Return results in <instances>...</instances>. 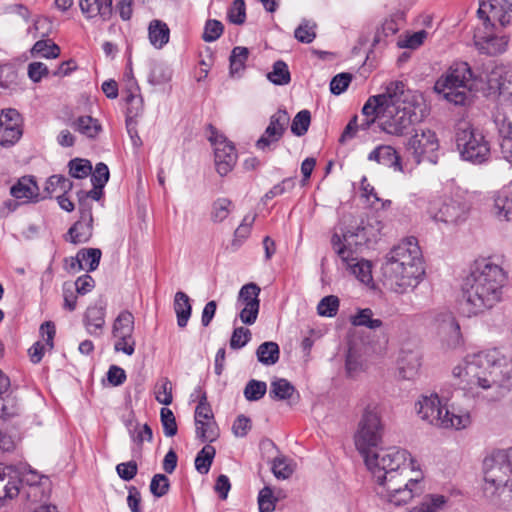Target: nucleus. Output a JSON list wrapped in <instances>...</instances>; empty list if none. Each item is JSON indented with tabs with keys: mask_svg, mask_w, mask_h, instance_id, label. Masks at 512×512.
Masks as SVG:
<instances>
[{
	"mask_svg": "<svg viewBox=\"0 0 512 512\" xmlns=\"http://www.w3.org/2000/svg\"><path fill=\"white\" fill-rule=\"evenodd\" d=\"M452 375L467 395L500 401L512 390V351L494 348L467 355Z\"/></svg>",
	"mask_w": 512,
	"mask_h": 512,
	"instance_id": "nucleus-1",
	"label": "nucleus"
},
{
	"mask_svg": "<svg viewBox=\"0 0 512 512\" xmlns=\"http://www.w3.org/2000/svg\"><path fill=\"white\" fill-rule=\"evenodd\" d=\"M421 103L405 89L401 81H392L384 92L368 98L362 108V130H367L376 121L382 119L381 130L387 134L401 137L410 128L423 120L425 114Z\"/></svg>",
	"mask_w": 512,
	"mask_h": 512,
	"instance_id": "nucleus-2",
	"label": "nucleus"
},
{
	"mask_svg": "<svg viewBox=\"0 0 512 512\" xmlns=\"http://www.w3.org/2000/svg\"><path fill=\"white\" fill-rule=\"evenodd\" d=\"M507 276L503 268L489 259L475 262L462 288L464 309L468 316L493 308L502 299Z\"/></svg>",
	"mask_w": 512,
	"mask_h": 512,
	"instance_id": "nucleus-3",
	"label": "nucleus"
},
{
	"mask_svg": "<svg viewBox=\"0 0 512 512\" xmlns=\"http://www.w3.org/2000/svg\"><path fill=\"white\" fill-rule=\"evenodd\" d=\"M385 284L395 293L414 290L423 280L425 268L422 251L415 237H408L394 246L383 266Z\"/></svg>",
	"mask_w": 512,
	"mask_h": 512,
	"instance_id": "nucleus-4",
	"label": "nucleus"
},
{
	"mask_svg": "<svg viewBox=\"0 0 512 512\" xmlns=\"http://www.w3.org/2000/svg\"><path fill=\"white\" fill-rule=\"evenodd\" d=\"M482 493L492 505L512 510V447L487 455L482 464Z\"/></svg>",
	"mask_w": 512,
	"mask_h": 512,
	"instance_id": "nucleus-5",
	"label": "nucleus"
},
{
	"mask_svg": "<svg viewBox=\"0 0 512 512\" xmlns=\"http://www.w3.org/2000/svg\"><path fill=\"white\" fill-rule=\"evenodd\" d=\"M413 466L376 482V494L385 504L402 506L423 493L420 479L411 476Z\"/></svg>",
	"mask_w": 512,
	"mask_h": 512,
	"instance_id": "nucleus-6",
	"label": "nucleus"
},
{
	"mask_svg": "<svg viewBox=\"0 0 512 512\" xmlns=\"http://www.w3.org/2000/svg\"><path fill=\"white\" fill-rule=\"evenodd\" d=\"M362 412L354 435L357 450L363 456L376 449L382 441L384 424L381 419L379 404L370 399L361 402Z\"/></svg>",
	"mask_w": 512,
	"mask_h": 512,
	"instance_id": "nucleus-7",
	"label": "nucleus"
},
{
	"mask_svg": "<svg viewBox=\"0 0 512 512\" xmlns=\"http://www.w3.org/2000/svg\"><path fill=\"white\" fill-rule=\"evenodd\" d=\"M416 409L422 420L440 428L464 429L471 421L469 413H455L446 408L436 393L422 395L416 404Z\"/></svg>",
	"mask_w": 512,
	"mask_h": 512,
	"instance_id": "nucleus-8",
	"label": "nucleus"
},
{
	"mask_svg": "<svg viewBox=\"0 0 512 512\" xmlns=\"http://www.w3.org/2000/svg\"><path fill=\"white\" fill-rule=\"evenodd\" d=\"M472 72L466 62L452 65L435 83L434 90L454 105H464L474 87Z\"/></svg>",
	"mask_w": 512,
	"mask_h": 512,
	"instance_id": "nucleus-9",
	"label": "nucleus"
},
{
	"mask_svg": "<svg viewBox=\"0 0 512 512\" xmlns=\"http://www.w3.org/2000/svg\"><path fill=\"white\" fill-rule=\"evenodd\" d=\"M362 457L375 482L386 479L392 473H399L413 466L409 452L399 447L380 449L377 447Z\"/></svg>",
	"mask_w": 512,
	"mask_h": 512,
	"instance_id": "nucleus-10",
	"label": "nucleus"
},
{
	"mask_svg": "<svg viewBox=\"0 0 512 512\" xmlns=\"http://www.w3.org/2000/svg\"><path fill=\"white\" fill-rule=\"evenodd\" d=\"M456 144L463 160L482 164L490 157V145L484 135L466 121L458 123Z\"/></svg>",
	"mask_w": 512,
	"mask_h": 512,
	"instance_id": "nucleus-11",
	"label": "nucleus"
},
{
	"mask_svg": "<svg viewBox=\"0 0 512 512\" xmlns=\"http://www.w3.org/2000/svg\"><path fill=\"white\" fill-rule=\"evenodd\" d=\"M427 213L436 222L457 224L464 221L468 214L467 205L448 196H437L428 202Z\"/></svg>",
	"mask_w": 512,
	"mask_h": 512,
	"instance_id": "nucleus-12",
	"label": "nucleus"
},
{
	"mask_svg": "<svg viewBox=\"0 0 512 512\" xmlns=\"http://www.w3.org/2000/svg\"><path fill=\"white\" fill-rule=\"evenodd\" d=\"M406 149L417 164L428 161L436 164L439 141L436 133L431 129H416L408 139Z\"/></svg>",
	"mask_w": 512,
	"mask_h": 512,
	"instance_id": "nucleus-13",
	"label": "nucleus"
},
{
	"mask_svg": "<svg viewBox=\"0 0 512 512\" xmlns=\"http://www.w3.org/2000/svg\"><path fill=\"white\" fill-rule=\"evenodd\" d=\"M368 237L364 227L355 231H347L342 236L334 233L331 244L342 261L355 260L359 249L367 242Z\"/></svg>",
	"mask_w": 512,
	"mask_h": 512,
	"instance_id": "nucleus-14",
	"label": "nucleus"
},
{
	"mask_svg": "<svg viewBox=\"0 0 512 512\" xmlns=\"http://www.w3.org/2000/svg\"><path fill=\"white\" fill-rule=\"evenodd\" d=\"M209 141L214 146L215 167L220 176H225L234 168L237 161V153L231 142H228L223 134H220L213 126Z\"/></svg>",
	"mask_w": 512,
	"mask_h": 512,
	"instance_id": "nucleus-15",
	"label": "nucleus"
},
{
	"mask_svg": "<svg viewBox=\"0 0 512 512\" xmlns=\"http://www.w3.org/2000/svg\"><path fill=\"white\" fill-rule=\"evenodd\" d=\"M510 3L506 0H479L477 16L482 21L485 30L494 28V21H499L502 26L509 23L507 18Z\"/></svg>",
	"mask_w": 512,
	"mask_h": 512,
	"instance_id": "nucleus-16",
	"label": "nucleus"
},
{
	"mask_svg": "<svg viewBox=\"0 0 512 512\" xmlns=\"http://www.w3.org/2000/svg\"><path fill=\"white\" fill-rule=\"evenodd\" d=\"M80 219L68 230L70 242L74 244L85 243L90 240L93 234L92 206L81 194L79 195Z\"/></svg>",
	"mask_w": 512,
	"mask_h": 512,
	"instance_id": "nucleus-17",
	"label": "nucleus"
},
{
	"mask_svg": "<svg viewBox=\"0 0 512 512\" xmlns=\"http://www.w3.org/2000/svg\"><path fill=\"white\" fill-rule=\"evenodd\" d=\"M480 81L485 82L486 88L481 86V89L486 90L488 95L512 97V74L504 66H495L484 78L480 76Z\"/></svg>",
	"mask_w": 512,
	"mask_h": 512,
	"instance_id": "nucleus-18",
	"label": "nucleus"
},
{
	"mask_svg": "<svg viewBox=\"0 0 512 512\" xmlns=\"http://www.w3.org/2000/svg\"><path fill=\"white\" fill-rule=\"evenodd\" d=\"M290 117L286 110H278L270 117L269 125L262 136L256 141L257 149L267 150L272 144L278 142L289 124Z\"/></svg>",
	"mask_w": 512,
	"mask_h": 512,
	"instance_id": "nucleus-19",
	"label": "nucleus"
},
{
	"mask_svg": "<svg viewBox=\"0 0 512 512\" xmlns=\"http://www.w3.org/2000/svg\"><path fill=\"white\" fill-rule=\"evenodd\" d=\"M21 116L17 110L9 108L0 114V145L11 146L22 135L20 127Z\"/></svg>",
	"mask_w": 512,
	"mask_h": 512,
	"instance_id": "nucleus-20",
	"label": "nucleus"
},
{
	"mask_svg": "<svg viewBox=\"0 0 512 512\" xmlns=\"http://www.w3.org/2000/svg\"><path fill=\"white\" fill-rule=\"evenodd\" d=\"M474 44L483 54L497 55L506 51L508 38L496 36L493 28L485 30L484 27H477L474 33Z\"/></svg>",
	"mask_w": 512,
	"mask_h": 512,
	"instance_id": "nucleus-21",
	"label": "nucleus"
},
{
	"mask_svg": "<svg viewBox=\"0 0 512 512\" xmlns=\"http://www.w3.org/2000/svg\"><path fill=\"white\" fill-rule=\"evenodd\" d=\"M399 376L405 380H412L421 367V354L418 350L402 348L397 358Z\"/></svg>",
	"mask_w": 512,
	"mask_h": 512,
	"instance_id": "nucleus-22",
	"label": "nucleus"
},
{
	"mask_svg": "<svg viewBox=\"0 0 512 512\" xmlns=\"http://www.w3.org/2000/svg\"><path fill=\"white\" fill-rule=\"evenodd\" d=\"M20 494L18 475L12 466L0 464V506Z\"/></svg>",
	"mask_w": 512,
	"mask_h": 512,
	"instance_id": "nucleus-23",
	"label": "nucleus"
},
{
	"mask_svg": "<svg viewBox=\"0 0 512 512\" xmlns=\"http://www.w3.org/2000/svg\"><path fill=\"white\" fill-rule=\"evenodd\" d=\"M38 186L36 181L31 176H24L18 179L17 183H15L11 189L10 194L19 200H23V202H37L44 197H40L38 192Z\"/></svg>",
	"mask_w": 512,
	"mask_h": 512,
	"instance_id": "nucleus-24",
	"label": "nucleus"
},
{
	"mask_svg": "<svg viewBox=\"0 0 512 512\" xmlns=\"http://www.w3.org/2000/svg\"><path fill=\"white\" fill-rule=\"evenodd\" d=\"M368 160L376 161L383 166L393 168L395 171H403L401 157L390 145L377 146L369 153Z\"/></svg>",
	"mask_w": 512,
	"mask_h": 512,
	"instance_id": "nucleus-25",
	"label": "nucleus"
},
{
	"mask_svg": "<svg viewBox=\"0 0 512 512\" xmlns=\"http://www.w3.org/2000/svg\"><path fill=\"white\" fill-rule=\"evenodd\" d=\"M495 124L499 136L500 153L512 165V122L505 117H496Z\"/></svg>",
	"mask_w": 512,
	"mask_h": 512,
	"instance_id": "nucleus-26",
	"label": "nucleus"
},
{
	"mask_svg": "<svg viewBox=\"0 0 512 512\" xmlns=\"http://www.w3.org/2000/svg\"><path fill=\"white\" fill-rule=\"evenodd\" d=\"M81 12L89 19L99 16L108 21L113 14L112 0H80Z\"/></svg>",
	"mask_w": 512,
	"mask_h": 512,
	"instance_id": "nucleus-27",
	"label": "nucleus"
},
{
	"mask_svg": "<svg viewBox=\"0 0 512 512\" xmlns=\"http://www.w3.org/2000/svg\"><path fill=\"white\" fill-rule=\"evenodd\" d=\"M40 331L45 343L38 341L34 343L28 351L30 360L35 364L42 360L46 346L50 350L53 348V340L56 334L55 325L52 322L43 323L40 327Z\"/></svg>",
	"mask_w": 512,
	"mask_h": 512,
	"instance_id": "nucleus-28",
	"label": "nucleus"
},
{
	"mask_svg": "<svg viewBox=\"0 0 512 512\" xmlns=\"http://www.w3.org/2000/svg\"><path fill=\"white\" fill-rule=\"evenodd\" d=\"M83 322L90 335L100 336L105 325V308L96 305L88 307Z\"/></svg>",
	"mask_w": 512,
	"mask_h": 512,
	"instance_id": "nucleus-29",
	"label": "nucleus"
},
{
	"mask_svg": "<svg viewBox=\"0 0 512 512\" xmlns=\"http://www.w3.org/2000/svg\"><path fill=\"white\" fill-rule=\"evenodd\" d=\"M491 212L499 221H512V193L497 192L494 195Z\"/></svg>",
	"mask_w": 512,
	"mask_h": 512,
	"instance_id": "nucleus-30",
	"label": "nucleus"
},
{
	"mask_svg": "<svg viewBox=\"0 0 512 512\" xmlns=\"http://www.w3.org/2000/svg\"><path fill=\"white\" fill-rule=\"evenodd\" d=\"M352 275H354L361 283L369 285L373 281L371 263L367 260L360 259L358 256L355 260L342 261Z\"/></svg>",
	"mask_w": 512,
	"mask_h": 512,
	"instance_id": "nucleus-31",
	"label": "nucleus"
},
{
	"mask_svg": "<svg viewBox=\"0 0 512 512\" xmlns=\"http://www.w3.org/2000/svg\"><path fill=\"white\" fill-rule=\"evenodd\" d=\"M70 126L82 135L94 139L101 131V125L97 119L91 116H79L70 123Z\"/></svg>",
	"mask_w": 512,
	"mask_h": 512,
	"instance_id": "nucleus-32",
	"label": "nucleus"
},
{
	"mask_svg": "<svg viewBox=\"0 0 512 512\" xmlns=\"http://www.w3.org/2000/svg\"><path fill=\"white\" fill-rule=\"evenodd\" d=\"M50 493V481L44 479L42 484L20 487V494L32 504L46 500Z\"/></svg>",
	"mask_w": 512,
	"mask_h": 512,
	"instance_id": "nucleus-33",
	"label": "nucleus"
},
{
	"mask_svg": "<svg viewBox=\"0 0 512 512\" xmlns=\"http://www.w3.org/2000/svg\"><path fill=\"white\" fill-rule=\"evenodd\" d=\"M174 311L177 316L178 326L180 328L186 327L192 312L190 299L186 293L179 291L175 294Z\"/></svg>",
	"mask_w": 512,
	"mask_h": 512,
	"instance_id": "nucleus-34",
	"label": "nucleus"
},
{
	"mask_svg": "<svg viewBox=\"0 0 512 512\" xmlns=\"http://www.w3.org/2000/svg\"><path fill=\"white\" fill-rule=\"evenodd\" d=\"M295 387L284 378H276L270 383L269 396L273 400H290L296 394Z\"/></svg>",
	"mask_w": 512,
	"mask_h": 512,
	"instance_id": "nucleus-35",
	"label": "nucleus"
},
{
	"mask_svg": "<svg viewBox=\"0 0 512 512\" xmlns=\"http://www.w3.org/2000/svg\"><path fill=\"white\" fill-rule=\"evenodd\" d=\"M150 43L160 49L169 41L170 30L166 23L153 20L148 28Z\"/></svg>",
	"mask_w": 512,
	"mask_h": 512,
	"instance_id": "nucleus-36",
	"label": "nucleus"
},
{
	"mask_svg": "<svg viewBox=\"0 0 512 512\" xmlns=\"http://www.w3.org/2000/svg\"><path fill=\"white\" fill-rule=\"evenodd\" d=\"M256 356L261 364L265 366L274 365L280 357L279 345L273 341L264 342L258 346Z\"/></svg>",
	"mask_w": 512,
	"mask_h": 512,
	"instance_id": "nucleus-37",
	"label": "nucleus"
},
{
	"mask_svg": "<svg viewBox=\"0 0 512 512\" xmlns=\"http://www.w3.org/2000/svg\"><path fill=\"white\" fill-rule=\"evenodd\" d=\"M447 504V498L439 494L426 495L423 500L409 512H442Z\"/></svg>",
	"mask_w": 512,
	"mask_h": 512,
	"instance_id": "nucleus-38",
	"label": "nucleus"
},
{
	"mask_svg": "<svg viewBox=\"0 0 512 512\" xmlns=\"http://www.w3.org/2000/svg\"><path fill=\"white\" fill-rule=\"evenodd\" d=\"M72 187V181H70L65 176L59 174L52 175L47 179L45 183L44 192L46 195L44 198L47 196L52 197V195L56 193L67 194L72 189Z\"/></svg>",
	"mask_w": 512,
	"mask_h": 512,
	"instance_id": "nucleus-39",
	"label": "nucleus"
},
{
	"mask_svg": "<svg viewBox=\"0 0 512 512\" xmlns=\"http://www.w3.org/2000/svg\"><path fill=\"white\" fill-rule=\"evenodd\" d=\"M134 330V316L131 312L125 310L122 311L114 321L113 324V335H122L123 337H129L132 335Z\"/></svg>",
	"mask_w": 512,
	"mask_h": 512,
	"instance_id": "nucleus-40",
	"label": "nucleus"
},
{
	"mask_svg": "<svg viewBox=\"0 0 512 512\" xmlns=\"http://www.w3.org/2000/svg\"><path fill=\"white\" fill-rule=\"evenodd\" d=\"M267 79L274 85L278 86L289 84L291 81V74L288 65L282 60L274 62L272 71L267 74Z\"/></svg>",
	"mask_w": 512,
	"mask_h": 512,
	"instance_id": "nucleus-41",
	"label": "nucleus"
},
{
	"mask_svg": "<svg viewBox=\"0 0 512 512\" xmlns=\"http://www.w3.org/2000/svg\"><path fill=\"white\" fill-rule=\"evenodd\" d=\"M260 291V287L255 283L245 284L238 293L237 302L242 306H260Z\"/></svg>",
	"mask_w": 512,
	"mask_h": 512,
	"instance_id": "nucleus-42",
	"label": "nucleus"
},
{
	"mask_svg": "<svg viewBox=\"0 0 512 512\" xmlns=\"http://www.w3.org/2000/svg\"><path fill=\"white\" fill-rule=\"evenodd\" d=\"M216 450L213 446L205 445L196 455L195 469L200 474H207L211 468Z\"/></svg>",
	"mask_w": 512,
	"mask_h": 512,
	"instance_id": "nucleus-43",
	"label": "nucleus"
},
{
	"mask_svg": "<svg viewBox=\"0 0 512 512\" xmlns=\"http://www.w3.org/2000/svg\"><path fill=\"white\" fill-rule=\"evenodd\" d=\"M351 323L354 326H364L372 330L383 325L380 319L373 318V311L370 308L360 309L357 314L351 317Z\"/></svg>",
	"mask_w": 512,
	"mask_h": 512,
	"instance_id": "nucleus-44",
	"label": "nucleus"
},
{
	"mask_svg": "<svg viewBox=\"0 0 512 512\" xmlns=\"http://www.w3.org/2000/svg\"><path fill=\"white\" fill-rule=\"evenodd\" d=\"M233 208V203L230 199L222 197L216 199L212 204L211 209V220L214 223H220L224 221Z\"/></svg>",
	"mask_w": 512,
	"mask_h": 512,
	"instance_id": "nucleus-45",
	"label": "nucleus"
},
{
	"mask_svg": "<svg viewBox=\"0 0 512 512\" xmlns=\"http://www.w3.org/2000/svg\"><path fill=\"white\" fill-rule=\"evenodd\" d=\"M196 436L202 442L212 443L218 438V429L215 420L195 422Z\"/></svg>",
	"mask_w": 512,
	"mask_h": 512,
	"instance_id": "nucleus-46",
	"label": "nucleus"
},
{
	"mask_svg": "<svg viewBox=\"0 0 512 512\" xmlns=\"http://www.w3.org/2000/svg\"><path fill=\"white\" fill-rule=\"evenodd\" d=\"M249 56V50L246 47L237 46L234 47L229 61H230V73L232 75L242 71L245 68V63Z\"/></svg>",
	"mask_w": 512,
	"mask_h": 512,
	"instance_id": "nucleus-47",
	"label": "nucleus"
},
{
	"mask_svg": "<svg viewBox=\"0 0 512 512\" xmlns=\"http://www.w3.org/2000/svg\"><path fill=\"white\" fill-rule=\"evenodd\" d=\"M311 123V113L310 111L304 109L299 111L292 120L291 123V132L295 136H303L308 131V128Z\"/></svg>",
	"mask_w": 512,
	"mask_h": 512,
	"instance_id": "nucleus-48",
	"label": "nucleus"
},
{
	"mask_svg": "<svg viewBox=\"0 0 512 512\" xmlns=\"http://www.w3.org/2000/svg\"><path fill=\"white\" fill-rule=\"evenodd\" d=\"M79 259L84 266H88V271H94L98 268L102 252L98 248H83L78 251Z\"/></svg>",
	"mask_w": 512,
	"mask_h": 512,
	"instance_id": "nucleus-49",
	"label": "nucleus"
},
{
	"mask_svg": "<svg viewBox=\"0 0 512 512\" xmlns=\"http://www.w3.org/2000/svg\"><path fill=\"white\" fill-rule=\"evenodd\" d=\"M69 174L73 178L83 179L92 172V165L89 160L75 158L69 161Z\"/></svg>",
	"mask_w": 512,
	"mask_h": 512,
	"instance_id": "nucleus-50",
	"label": "nucleus"
},
{
	"mask_svg": "<svg viewBox=\"0 0 512 512\" xmlns=\"http://www.w3.org/2000/svg\"><path fill=\"white\" fill-rule=\"evenodd\" d=\"M155 399L163 405H170L172 403V383L168 378H162L156 383Z\"/></svg>",
	"mask_w": 512,
	"mask_h": 512,
	"instance_id": "nucleus-51",
	"label": "nucleus"
},
{
	"mask_svg": "<svg viewBox=\"0 0 512 512\" xmlns=\"http://www.w3.org/2000/svg\"><path fill=\"white\" fill-rule=\"evenodd\" d=\"M196 391L199 392L200 395L198 405L195 409V422L200 423L203 422V420H214V415L211 406L207 401L206 393L202 392L200 388Z\"/></svg>",
	"mask_w": 512,
	"mask_h": 512,
	"instance_id": "nucleus-52",
	"label": "nucleus"
},
{
	"mask_svg": "<svg viewBox=\"0 0 512 512\" xmlns=\"http://www.w3.org/2000/svg\"><path fill=\"white\" fill-rule=\"evenodd\" d=\"M272 471L276 478L287 479L293 474L294 467L286 457L278 456L273 460Z\"/></svg>",
	"mask_w": 512,
	"mask_h": 512,
	"instance_id": "nucleus-53",
	"label": "nucleus"
},
{
	"mask_svg": "<svg viewBox=\"0 0 512 512\" xmlns=\"http://www.w3.org/2000/svg\"><path fill=\"white\" fill-rule=\"evenodd\" d=\"M17 86V73L11 65H1L0 68V92L14 90Z\"/></svg>",
	"mask_w": 512,
	"mask_h": 512,
	"instance_id": "nucleus-54",
	"label": "nucleus"
},
{
	"mask_svg": "<svg viewBox=\"0 0 512 512\" xmlns=\"http://www.w3.org/2000/svg\"><path fill=\"white\" fill-rule=\"evenodd\" d=\"M267 391V385L263 381L252 379L244 388V396L248 401L260 400Z\"/></svg>",
	"mask_w": 512,
	"mask_h": 512,
	"instance_id": "nucleus-55",
	"label": "nucleus"
},
{
	"mask_svg": "<svg viewBox=\"0 0 512 512\" xmlns=\"http://www.w3.org/2000/svg\"><path fill=\"white\" fill-rule=\"evenodd\" d=\"M160 420L163 426V432L166 437H173L177 434L178 427L174 413L169 408H161Z\"/></svg>",
	"mask_w": 512,
	"mask_h": 512,
	"instance_id": "nucleus-56",
	"label": "nucleus"
},
{
	"mask_svg": "<svg viewBox=\"0 0 512 512\" xmlns=\"http://www.w3.org/2000/svg\"><path fill=\"white\" fill-rule=\"evenodd\" d=\"M441 331L444 333L449 332V346H456L457 344H459L461 338L460 326L452 315L446 316V319L444 320L441 326Z\"/></svg>",
	"mask_w": 512,
	"mask_h": 512,
	"instance_id": "nucleus-57",
	"label": "nucleus"
},
{
	"mask_svg": "<svg viewBox=\"0 0 512 512\" xmlns=\"http://www.w3.org/2000/svg\"><path fill=\"white\" fill-rule=\"evenodd\" d=\"M32 53L44 58H56L59 56L60 48L51 41L39 40L34 44Z\"/></svg>",
	"mask_w": 512,
	"mask_h": 512,
	"instance_id": "nucleus-58",
	"label": "nucleus"
},
{
	"mask_svg": "<svg viewBox=\"0 0 512 512\" xmlns=\"http://www.w3.org/2000/svg\"><path fill=\"white\" fill-rule=\"evenodd\" d=\"M339 309V299L334 295L325 296L317 306V312L321 316L333 317Z\"/></svg>",
	"mask_w": 512,
	"mask_h": 512,
	"instance_id": "nucleus-59",
	"label": "nucleus"
},
{
	"mask_svg": "<svg viewBox=\"0 0 512 512\" xmlns=\"http://www.w3.org/2000/svg\"><path fill=\"white\" fill-rule=\"evenodd\" d=\"M315 28L316 25L314 23L303 20L295 29L294 36L301 43H311L316 37Z\"/></svg>",
	"mask_w": 512,
	"mask_h": 512,
	"instance_id": "nucleus-60",
	"label": "nucleus"
},
{
	"mask_svg": "<svg viewBox=\"0 0 512 512\" xmlns=\"http://www.w3.org/2000/svg\"><path fill=\"white\" fill-rule=\"evenodd\" d=\"M170 488V482L167 476L164 474H155L150 483V492L155 497H163L166 495Z\"/></svg>",
	"mask_w": 512,
	"mask_h": 512,
	"instance_id": "nucleus-61",
	"label": "nucleus"
},
{
	"mask_svg": "<svg viewBox=\"0 0 512 512\" xmlns=\"http://www.w3.org/2000/svg\"><path fill=\"white\" fill-rule=\"evenodd\" d=\"M228 19L231 23L241 25L246 19L244 0H235L228 10Z\"/></svg>",
	"mask_w": 512,
	"mask_h": 512,
	"instance_id": "nucleus-62",
	"label": "nucleus"
},
{
	"mask_svg": "<svg viewBox=\"0 0 512 512\" xmlns=\"http://www.w3.org/2000/svg\"><path fill=\"white\" fill-rule=\"evenodd\" d=\"M251 339V332L248 328L237 327L233 330L230 347L234 350L243 348Z\"/></svg>",
	"mask_w": 512,
	"mask_h": 512,
	"instance_id": "nucleus-63",
	"label": "nucleus"
},
{
	"mask_svg": "<svg viewBox=\"0 0 512 512\" xmlns=\"http://www.w3.org/2000/svg\"><path fill=\"white\" fill-rule=\"evenodd\" d=\"M223 30L224 27L220 21L208 20L202 38L205 42H214L222 35Z\"/></svg>",
	"mask_w": 512,
	"mask_h": 512,
	"instance_id": "nucleus-64",
	"label": "nucleus"
}]
</instances>
